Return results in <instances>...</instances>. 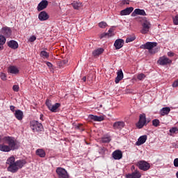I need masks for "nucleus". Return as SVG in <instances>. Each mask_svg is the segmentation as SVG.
I'll use <instances>...</instances> for the list:
<instances>
[{
  "instance_id": "1",
  "label": "nucleus",
  "mask_w": 178,
  "mask_h": 178,
  "mask_svg": "<svg viewBox=\"0 0 178 178\" xmlns=\"http://www.w3.org/2000/svg\"><path fill=\"white\" fill-rule=\"evenodd\" d=\"M15 156H10L7 159L6 165H8V170L11 173H16L19 169H22L26 163V160H18L15 161Z\"/></svg>"
},
{
  "instance_id": "2",
  "label": "nucleus",
  "mask_w": 178,
  "mask_h": 178,
  "mask_svg": "<svg viewBox=\"0 0 178 178\" xmlns=\"http://www.w3.org/2000/svg\"><path fill=\"white\" fill-rule=\"evenodd\" d=\"M142 29L140 30L141 34H148L149 29H151V22L147 17H143L141 21Z\"/></svg>"
},
{
  "instance_id": "3",
  "label": "nucleus",
  "mask_w": 178,
  "mask_h": 178,
  "mask_svg": "<svg viewBox=\"0 0 178 178\" xmlns=\"http://www.w3.org/2000/svg\"><path fill=\"white\" fill-rule=\"evenodd\" d=\"M4 140L8 144V146L10 149H11V151H14V149H17V144L16 143V140H15V138L6 136L4 138Z\"/></svg>"
},
{
  "instance_id": "4",
  "label": "nucleus",
  "mask_w": 178,
  "mask_h": 178,
  "mask_svg": "<svg viewBox=\"0 0 178 178\" xmlns=\"http://www.w3.org/2000/svg\"><path fill=\"white\" fill-rule=\"evenodd\" d=\"M30 127L31 130H33V131L35 132V131H42V130H44V127L42 126V124L38 122V121H31L30 122Z\"/></svg>"
},
{
  "instance_id": "5",
  "label": "nucleus",
  "mask_w": 178,
  "mask_h": 178,
  "mask_svg": "<svg viewBox=\"0 0 178 178\" xmlns=\"http://www.w3.org/2000/svg\"><path fill=\"white\" fill-rule=\"evenodd\" d=\"M46 105H47L48 109H49V111L53 113L58 112V109H59V108H60V103H56L55 104L52 105V104L51 103V101H49V99H47L46 101Z\"/></svg>"
},
{
  "instance_id": "6",
  "label": "nucleus",
  "mask_w": 178,
  "mask_h": 178,
  "mask_svg": "<svg viewBox=\"0 0 178 178\" xmlns=\"http://www.w3.org/2000/svg\"><path fill=\"white\" fill-rule=\"evenodd\" d=\"M147 124V117L143 113L139 115V121L136 124L138 129H143Z\"/></svg>"
},
{
  "instance_id": "7",
  "label": "nucleus",
  "mask_w": 178,
  "mask_h": 178,
  "mask_svg": "<svg viewBox=\"0 0 178 178\" xmlns=\"http://www.w3.org/2000/svg\"><path fill=\"white\" fill-rule=\"evenodd\" d=\"M138 167L139 168V169H140V170L147 172V170H149L151 165L145 161H140L138 162Z\"/></svg>"
},
{
  "instance_id": "8",
  "label": "nucleus",
  "mask_w": 178,
  "mask_h": 178,
  "mask_svg": "<svg viewBox=\"0 0 178 178\" xmlns=\"http://www.w3.org/2000/svg\"><path fill=\"white\" fill-rule=\"evenodd\" d=\"M56 172L58 176V178H69V174L65 168L58 167L56 168Z\"/></svg>"
},
{
  "instance_id": "9",
  "label": "nucleus",
  "mask_w": 178,
  "mask_h": 178,
  "mask_svg": "<svg viewBox=\"0 0 178 178\" xmlns=\"http://www.w3.org/2000/svg\"><path fill=\"white\" fill-rule=\"evenodd\" d=\"M156 45H158L156 42H147L145 44H142L140 46V48L141 49H148V51L151 52V49H152V48H155Z\"/></svg>"
},
{
  "instance_id": "10",
  "label": "nucleus",
  "mask_w": 178,
  "mask_h": 178,
  "mask_svg": "<svg viewBox=\"0 0 178 178\" xmlns=\"http://www.w3.org/2000/svg\"><path fill=\"white\" fill-rule=\"evenodd\" d=\"M157 63L159 64H160L161 66H165L166 65H169V64L172 63V60L169 59L165 56H161L159 58Z\"/></svg>"
},
{
  "instance_id": "11",
  "label": "nucleus",
  "mask_w": 178,
  "mask_h": 178,
  "mask_svg": "<svg viewBox=\"0 0 178 178\" xmlns=\"http://www.w3.org/2000/svg\"><path fill=\"white\" fill-rule=\"evenodd\" d=\"M137 15H138L139 16H147V13H145V10H141L140 8L135 9L132 13L131 16L134 17L137 16Z\"/></svg>"
},
{
  "instance_id": "12",
  "label": "nucleus",
  "mask_w": 178,
  "mask_h": 178,
  "mask_svg": "<svg viewBox=\"0 0 178 178\" xmlns=\"http://www.w3.org/2000/svg\"><path fill=\"white\" fill-rule=\"evenodd\" d=\"M1 33L3 35H5V37H9L12 35V29L8 26L3 27L1 30Z\"/></svg>"
},
{
  "instance_id": "13",
  "label": "nucleus",
  "mask_w": 178,
  "mask_h": 178,
  "mask_svg": "<svg viewBox=\"0 0 178 178\" xmlns=\"http://www.w3.org/2000/svg\"><path fill=\"white\" fill-rule=\"evenodd\" d=\"M124 122L123 121H118L114 122L113 127L115 130H122L123 127H124Z\"/></svg>"
},
{
  "instance_id": "14",
  "label": "nucleus",
  "mask_w": 178,
  "mask_h": 178,
  "mask_svg": "<svg viewBox=\"0 0 178 178\" xmlns=\"http://www.w3.org/2000/svg\"><path fill=\"white\" fill-rule=\"evenodd\" d=\"M38 19L40 22H45V20H48L49 19V15L45 11H42L38 15Z\"/></svg>"
},
{
  "instance_id": "15",
  "label": "nucleus",
  "mask_w": 178,
  "mask_h": 178,
  "mask_svg": "<svg viewBox=\"0 0 178 178\" xmlns=\"http://www.w3.org/2000/svg\"><path fill=\"white\" fill-rule=\"evenodd\" d=\"M124 44V40L123 39H117L114 42L115 49H120V48H123Z\"/></svg>"
},
{
  "instance_id": "16",
  "label": "nucleus",
  "mask_w": 178,
  "mask_h": 178,
  "mask_svg": "<svg viewBox=\"0 0 178 178\" xmlns=\"http://www.w3.org/2000/svg\"><path fill=\"white\" fill-rule=\"evenodd\" d=\"M112 156L113 159L119 161V159H122V158H123V154L120 150H115L113 152Z\"/></svg>"
},
{
  "instance_id": "17",
  "label": "nucleus",
  "mask_w": 178,
  "mask_h": 178,
  "mask_svg": "<svg viewBox=\"0 0 178 178\" xmlns=\"http://www.w3.org/2000/svg\"><path fill=\"white\" fill-rule=\"evenodd\" d=\"M47 6H48V1L42 0L38 6V12L44 10V9H46Z\"/></svg>"
},
{
  "instance_id": "18",
  "label": "nucleus",
  "mask_w": 178,
  "mask_h": 178,
  "mask_svg": "<svg viewBox=\"0 0 178 178\" xmlns=\"http://www.w3.org/2000/svg\"><path fill=\"white\" fill-rule=\"evenodd\" d=\"M115 35V33H113V31L112 29H110L108 31V33H104L100 35V38H109L111 37H113Z\"/></svg>"
},
{
  "instance_id": "19",
  "label": "nucleus",
  "mask_w": 178,
  "mask_h": 178,
  "mask_svg": "<svg viewBox=\"0 0 178 178\" xmlns=\"http://www.w3.org/2000/svg\"><path fill=\"white\" fill-rule=\"evenodd\" d=\"M133 10H134V8L133 7H129L121 10L120 15L121 16H127V15H130V13H131Z\"/></svg>"
},
{
  "instance_id": "20",
  "label": "nucleus",
  "mask_w": 178,
  "mask_h": 178,
  "mask_svg": "<svg viewBox=\"0 0 178 178\" xmlns=\"http://www.w3.org/2000/svg\"><path fill=\"white\" fill-rule=\"evenodd\" d=\"M123 80V71L120 70L117 72V77L115 78V84H119V81Z\"/></svg>"
},
{
  "instance_id": "21",
  "label": "nucleus",
  "mask_w": 178,
  "mask_h": 178,
  "mask_svg": "<svg viewBox=\"0 0 178 178\" xmlns=\"http://www.w3.org/2000/svg\"><path fill=\"white\" fill-rule=\"evenodd\" d=\"M145 141H147V135H143L139 137L138 141L136 143V145H143V144L145 143Z\"/></svg>"
},
{
  "instance_id": "22",
  "label": "nucleus",
  "mask_w": 178,
  "mask_h": 178,
  "mask_svg": "<svg viewBox=\"0 0 178 178\" xmlns=\"http://www.w3.org/2000/svg\"><path fill=\"white\" fill-rule=\"evenodd\" d=\"M104 51L105 50L104 49V48L96 49L92 51V56H94L95 58H97V56H99V55H102V54H104Z\"/></svg>"
},
{
  "instance_id": "23",
  "label": "nucleus",
  "mask_w": 178,
  "mask_h": 178,
  "mask_svg": "<svg viewBox=\"0 0 178 178\" xmlns=\"http://www.w3.org/2000/svg\"><path fill=\"white\" fill-rule=\"evenodd\" d=\"M127 178H141V173L138 170L127 175Z\"/></svg>"
},
{
  "instance_id": "24",
  "label": "nucleus",
  "mask_w": 178,
  "mask_h": 178,
  "mask_svg": "<svg viewBox=\"0 0 178 178\" xmlns=\"http://www.w3.org/2000/svg\"><path fill=\"white\" fill-rule=\"evenodd\" d=\"M8 46L13 49H17V48H19V44L15 40H10L8 42Z\"/></svg>"
},
{
  "instance_id": "25",
  "label": "nucleus",
  "mask_w": 178,
  "mask_h": 178,
  "mask_svg": "<svg viewBox=\"0 0 178 178\" xmlns=\"http://www.w3.org/2000/svg\"><path fill=\"white\" fill-rule=\"evenodd\" d=\"M35 154L38 156H40V158H45L47 153H45V150L43 149H38L35 151Z\"/></svg>"
},
{
  "instance_id": "26",
  "label": "nucleus",
  "mask_w": 178,
  "mask_h": 178,
  "mask_svg": "<svg viewBox=\"0 0 178 178\" xmlns=\"http://www.w3.org/2000/svg\"><path fill=\"white\" fill-rule=\"evenodd\" d=\"M15 116L17 120H23V111L21 110H17L15 112Z\"/></svg>"
},
{
  "instance_id": "27",
  "label": "nucleus",
  "mask_w": 178,
  "mask_h": 178,
  "mask_svg": "<svg viewBox=\"0 0 178 178\" xmlns=\"http://www.w3.org/2000/svg\"><path fill=\"white\" fill-rule=\"evenodd\" d=\"M0 151H1L2 152H9L12 150L8 145H6L5 144H1L0 145Z\"/></svg>"
},
{
  "instance_id": "28",
  "label": "nucleus",
  "mask_w": 178,
  "mask_h": 178,
  "mask_svg": "<svg viewBox=\"0 0 178 178\" xmlns=\"http://www.w3.org/2000/svg\"><path fill=\"white\" fill-rule=\"evenodd\" d=\"M170 112V108H169V107H163L160 111V115H161V116H165V115H169Z\"/></svg>"
},
{
  "instance_id": "29",
  "label": "nucleus",
  "mask_w": 178,
  "mask_h": 178,
  "mask_svg": "<svg viewBox=\"0 0 178 178\" xmlns=\"http://www.w3.org/2000/svg\"><path fill=\"white\" fill-rule=\"evenodd\" d=\"M8 72L11 74H17L19 73V69L15 66H10L8 68Z\"/></svg>"
},
{
  "instance_id": "30",
  "label": "nucleus",
  "mask_w": 178,
  "mask_h": 178,
  "mask_svg": "<svg viewBox=\"0 0 178 178\" xmlns=\"http://www.w3.org/2000/svg\"><path fill=\"white\" fill-rule=\"evenodd\" d=\"M169 135L173 137L175 134H177L178 133V129L177 127H174L169 130Z\"/></svg>"
},
{
  "instance_id": "31",
  "label": "nucleus",
  "mask_w": 178,
  "mask_h": 178,
  "mask_svg": "<svg viewBox=\"0 0 178 178\" xmlns=\"http://www.w3.org/2000/svg\"><path fill=\"white\" fill-rule=\"evenodd\" d=\"M40 56H42V58L47 59V58H49V54H48V52L45 51H42L40 53Z\"/></svg>"
},
{
  "instance_id": "32",
  "label": "nucleus",
  "mask_w": 178,
  "mask_h": 178,
  "mask_svg": "<svg viewBox=\"0 0 178 178\" xmlns=\"http://www.w3.org/2000/svg\"><path fill=\"white\" fill-rule=\"evenodd\" d=\"M72 6H73L74 9L78 10V9L81 6V3H78V2L74 1V2L72 3Z\"/></svg>"
},
{
  "instance_id": "33",
  "label": "nucleus",
  "mask_w": 178,
  "mask_h": 178,
  "mask_svg": "<svg viewBox=\"0 0 178 178\" xmlns=\"http://www.w3.org/2000/svg\"><path fill=\"white\" fill-rule=\"evenodd\" d=\"M136 40V37L134 36H129L126 39V42L128 44V42H133Z\"/></svg>"
},
{
  "instance_id": "34",
  "label": "nucleus",
  "mask_w": 178,
  "mask_h": 178,
  "mask_svg": "<svg viewBox=\"0 0 178 178\" xmlns=\"http://www.w3.org/2000/svg\"><path fill=\"white\" fill-rule=\"evenodd\" d=\"M152 124L154 126V127H158L159 126V120L155 119L152 121Z\"/></svg>"
},
{
  "instance_id": "35",
  "label": "nucleus",
  "mask_w": 178,
  "mask_h": 178,
  "mask_svg": "<svg viewBox=\"0 0 178 178\" xmlns=\"http://www.w3.org/2000/svg\"><path fill=\"white\" fill-rule=\"evenodd\" d=\"M106 26H108V24L105 22H102L99 23V27H100V29H105Z\"/></svg>"
},
{
  "instance_id": "36",
  "label": "nucleus",
  "mask_w": 178,
  "mask_h": 178,
  "mask_svg": "<svg viewBox=\"0 0 178 178\" xmlns=\"http://www.w3.org/2000/svg\"><path fill=\"white\" fill-rule=\"evenodd\" d=\"M6 42V38L3 35H0V44H5Z\"/></svg>"
},
{
  "instance_id": "37",
  "label": "nucleus",
  "mask_w": 178,
  "mask_h": 178,
  "mask_svg": "<svg viewBox=\"0 0 178 178\" xmlns=\"http://www.w3.org/2000/svg\"><path fill=\"white\" fill-rule=\"evenodd\" d=\"M102 141L103 143H110L111 142V137L107 136V137H104L102 138Z\"/></svg>"
},
{
  "instance_id": "38",
  "label": "nucleus",
  "mask_w": 178,
  "mask_h": 178,
  "mask_svg": "<svg viewBox=\"0 0 178 178\" xmlns=\"http://www.w3.org/2000/svg\"><path fill=\"white\" fill-rule=\"evenodd\" d=\"M173 20V23L175 26H178V15H177L176 16H175L172 18Z\"/></svg>"
},
{
  "instance_id": "39",
  "label": "nucleus",
  "mask_w": 178,
  "mask_h": 178,
  "mask_svg": "<svg viewBox=\"0 0 178 178\" xmlns=\"http://www.w3.org/2000/svg\"><path fill=\"white\" fill-rule=\"evenodd\" d=\"M88 119H89L90 120H93V122H96L97 115H88Z\"/></svg>"
},
{
  "instance_id": "40",
  "label": "nucleus",
  "mask_w": 178,
  "mask_h": 178,
  "mask_svg": "<svg viewBox=\"0 0 178 178\" xmlns=\"http://www.w3.org/2000/svg\"><path fill=\"white\" fill-rule=\"evenodd\" d=\"M138 80H144L145 79V74H139L137 76Z\"/></svg>"
},
{
  "instance_id": "41",
  "label": "nucleus",
  "mask_w": 178,
  "mask_h": 178,
  "mask_svg": "<svg viewBox=\"0 0 178 178\" xmlns=\"http://www.w3.org/2000/svg\"><path fill=\"white\" fill-rule=\"evenodd\" d=\"M104 120V116H97L96 115V121L95 122H102Z\"/></svg>"
},
{
  "instance_id": "42",
  "label": "nucleus",
  "mask_w": 178,
  "mask_h": 178,
  "mask_svg": "<svg viewBox=\"0 0 178 178\" xmlns=\"http://www.w3.org/2000/svg\"><path fill=\"white\" fill-rule=\"evenodd\" d=\"M19 85H14L13 86V91H15V92H17V91H19Z\"/></svg>"
},
{
  "instance_id": "43",
  "label": "nucleus",
  "mask_w": 178,
  "mask_h": 178,
  "mask_svg": "<svg viewBox=\"0 0 178 178\" xmlns=\"http://www.w3.org/2000/svg\"><path fill=\"white\" fill-rule=\"evenodd\" d=\"M37 40V38L34 35H32L30 38H29V41L30 42H34V41Z\"/></svg>"
},
{
  "instance_id": "44",
  "label": "nucleus",
  "mask_w": 178,
  "mask_h": 178,
  "mask_svg": "<svg viewBox=\"0 0 178 178\" xmlns=\"http://www.w3.org/2000/svg\"><path fill=\"white\" fill-rule=\"evenodd\" d=\"M174 166H175V168H178V158L174 160Z\"/></svg>"
},
{
  "instance_id": "45",
  "label": "nucleus",
  "mask_w": 178,
  "mask_h": 178,
  "mask_svg": "<svg viewBox=\"0 0 178 178\" xmlns=\"http://www.w3.org/2000/svg\"><path fill=\"white\" fill-rule=\"evenodd\" d=\"M167 55H168V56H170V57L175 56V53H173L172 51H169V52H168Z\"/></svg>"
},
{
  "instance_id": "46",
  "label": "nucleus",
  "mask_w": 178,
  "mask_h": 178,
  "mask_svg": "<svg viewBox=\"0 0 178 178\" xmlns=\"http://www.w3.org/2000/svg\"><path fill=\"white\" fill-rule=\"evenodd\" d=\"M122 3V5H129V0H123Z\"/></svg>"
},
{
  "instance_id": "47",
  "label": "nucleus",
  "mask_w": 178,
  "mask_h": 178,
  "mask_svg": "<svg viewBox=\"0 0 178 178\" xmlns=\"http://www.w3.org/2000/svg\"><path fill=\"white\" fill-rule=\"evenodd\" d=\"M1 77L2 80H6V75L5 74H1Z\"/></svg>"
},
{
  "instance_id": "48",
  "label": "nucleus",
  "mask_w": 178,
  "mask_h": 178,
  "mask_svg": "<svg viewBox=\"0 0 178 178\" xmlns=\"http://www.w3.org/2000/svg\"><path fill=\"white\" fill-rule=\"evenodd\" d=\"M46 65L48 66V67H52V63H51L50 62H47Z\"/></svg>"
},
{
  "instance_id": "49",
  "label": "nucleus",
  "mask_w": 178,
  "mask_h": 178,
  "mask_svg": "<svg viewBox=\"0 0 178 178\" xmlns=\"http://www.w3.org/2000/svg\"><path fill=\"white\" fill-rule=\"evenodd\" d=\"M10 111H12V112H15V106H10Z\"/></svg>"
},
{
  "instance_id": "50",
  "label": "nucleus",
  "mask_w": 178,
  "mask_h": 178,
  "mask_svg": "<svg viewBox=\"0 0 178 178\" xmlns=\"http://www.w3.org/2000/svg\"><path fill=\"white\" fill-rule=\"evenodd\" d=\"M3 44L4 43H0V51H2V49H3Z\"/></svg>"
},
{
  "instance_id": "51",
  "label": "nucleus",
  "mask_w": 178,
  "mask_h": 178,
  "mask_svg": "<svg viewBox=\"0 0 178 178\" xmlns=\"http://www.w3.org/2000/svg\"><path fill=\"white\" fill-rule=\"evenodd\" d=\"M76 129H79V130H83V129L81 128V125H77Z\"/></svg>"
},
{
  "instance_id": "52",
  "label": "nucleus",
  "mask_w": 178,
  "mask_h": 178,
  "mask_svg": "<svg viewBox=\"0 0 178 178\" xmlns=\"http://www.w3.org/2000/svg\"><path fill=\"white\" fill-rule=\"evenodd\" d=\"M63 63L64 65H66V63H67V60H63Z\"/></svg>"
},
{
  "instance_id": "53",
  "label": "nucleus",
  "mask_w": 178,
  "mask_h": 178,
  "mask_svg": "<svg viewBox=\"0 0 178 178\" xmlns=\"http://www.w3.org/2000/svg\"><path fill=\"white\" fill-rule=\"evenodd\" d=\"M82 80H83V81H86L87 80V77L83 76V77L82 78Z\"/></svg>"
},
{
  "instance_id": "54",
  "label": "nucleus",
  "mask_w": 178,
  "mask_h": 178,
  "mask_svg": "<svg viewBox=\"0 0 178 178\" xmlns=\"http://www.w3.org/2000/svg\"><path fill=\"white\" fill-rule=\"evenodd\" d=\"M42 115H40V120H42Z\"/></svg>"
},
{
  "instance_id": "55",
  "label": "nucleus",
  "mask_w": 178,
  "mask_h": 178,
  "mask_svg": "<svg viewBox=\"0 0 178 178\" xmlns=\"http://www.w3.org/2000/svg\"><path fill=\"white\" fill-rule=\"evenodd\" d=\"M2 140V136H0V143H1V140Z\"/></svg>"
},
{
  "instance_id": "56",
  "label": "nucleus",
  "mask_w": 178,
  "mask_h": 178,
  "mask_svg": "<svg viewBox=\"0 0 178 178\" xmlns=\"http://www.w3.org/2000/svg\"><path fill=\"white\" fill-rule=\"evenodd\" d=\"M176 176H177V177L178 178V171H177V173H176Z\"/></svg>"
}]
</instances>
